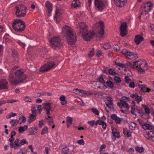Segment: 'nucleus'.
<instances>
[{
    "label": "nucleus",
    "instance_id": "1",
    "mask_svg": "<svg viewBox=\"0 0 154 154\" xmlns=\"http://www.w3.org/2000/svg\"><path fill=\"white\" fill-rule=\"evenodd\" d=\"M76 27L79 32L82 33L83 38L86 41L90 40L95 35V32L94 31L91 32L87 30V25L84 22L79 23Z\"/></svg>",
    "mask_w": 154,
    "mask_h": 154
},
{
    "label": "nucleus",
    "instance_id": "2",
    "mask_svg": "<svg viewBox=\"0 0 154 154\" xmlns=\"http://www.w3.org/2000/svg\"><path fill=\"white\" fill-rule=\"evenodd\" d=\"M63 33L66 35V41L68 43L72 45L76 41V35L73 32V29L67 26H65L62 28Z\"/></svg>",
    "mask_w": 154,
    "mask_h": 154
},
{
    "label": "nucleus",
    "instance_id": "3",
    "mask_svg": "<svg viewBox=\"0 0 154 154\" xmlns=\"http://www.w3.org/2000/svg\"><path fill=\"white\" fill-rule=\"evenodd\" d=\"M24 22L20 19H17L14 20L12 24L13 29L19 32L23 31L25 28V25Z\"/></svg>",
    "mask_w": 154,
    "mask_h": 154
},
{
    "label": "nucleus",
    "instance_id": "4",
    "mask_svg": "<svg viewBox=\"0 0 154 154\" xmlns=\"http://www.w3.org/2000/svg\"><path fill=\"white\" fill-rule=\"evenodd\" d=\"M152 3L150 2H147L143 4L140 9L141 12L140 15L148 14L152 9Z\"/></svg>",
    "mask_w": 154,
    "mask_h": 154
},
{
    "label": "nucleus",
    "instance_id": "5",
    "mask_svg": "<svg viewBox=\"0 0 154 154\" xmlns=\"http://www.w3.org/2000/svg\"><path fill=\"white\" fill-rule=\"evenodd\" d=\"M15 8L16 11L15 14L17 17H24L25 16L26 14V7H25L23 5L21 4L17 6Z\"/></svg>",
    "mask_w": 154,
    "mask_h": 154
},
{
    "label": "nucleus",
    "instance_id": "6",
    "mask_svg": "<svg viewBox=\"0 0 154 154\" xmlns=\"http://www.w3.org/2000/svg\"><path fill=\"white\" fill-rule=\"evenodd\" d=\"M138 71L140 74H144L145 70L147 69V65L146 61L144 60H140L138 61Z\"/></svg>",
    "mask_w": 154,
    "mask_h": 154
},
{
    "label": "nucleus",
    "instance_id": "7",
    "mask_svg": "<svg viewBox=\"0 0 154 154\" xmlns=\"http://www.w3.org/2000/svg\"><path fill=\"white\" fill-rule=\"evenodd\" d=\"M94 3L96 9L100 11L104 9L105 6L108 5L107 2L103 0H95Z\"/></svg>",
    "mask_w": 154,
    "mask_h": 154
},
{
    "label": "nucleus",
    "instance_id": "8",
    "mask_svg": "<svg viewBox=\"0 0 154 154\" xmlns=\"http://www.w3.org/2000/svg\"><path fill=\"white\" fill-rule=\"evenodd\" d=\"M23 70V69H20L17 70L14 73L16 79L18 81H20L19 82V83L23 82L27 77L26 75L24 73Z\"/></svg>",
    "mask_w": 154,
    "mask_h": 154
},
{
    "label": "nucleus",
    "instance_id": "9",
    "mask_svg": "<svg viewBox=\"0 0 154 154\" xmlns=\"http://www.w3.org/2000/svg\"><path fill=\"white\" fill-rule=\"evenodd\" d=\"M60 41L59 36H55L52 38L50 40V45L52 48L55 49L61 45Z\"/></svg>",
    "mask_w": 154,
    "mask_h": 154
},
{
    "label": "nucleus",
    "instance_id": "10",
    "mask_svg": "<svg viewBox=\"0 0 154 154\" xmlns=\"http://www.w3.org/2000/svg\"><path fill=\"white\" fill-rule=\"evenodd\" d=\"M55 63L54 62L48 61L44 66L40 68V71L42 72L48 71L52 68L55 67Z\"/></svg>",
    "mask_w": 154,
    "mask_h": 154
},
{
    "label": "nucleus",
    "instance_id": "11",
    "mask_svg": "<svg viewBox=\"0 0 154 154\" xmlns=\"http://www.w3.org/2000/svg\"><path fill=\"white\" fill-rule=\"evenodd\" d=\"M122 54L125 55L129 59L134 60L138 57V54L135 53L130 52L126 49L123 50L122 51Z\"/></svg>",
    "mask_w": 154,
    "mask_h": 154
},
{
    "label": "nucleus",
    "instance_id": "12",
    "mask_svg": "<svg viewBox=\"0 0 154 154\" xmlns=\"http://www.w3.org/2000/svg\"><path fill=\"white\" fill-rule=\"evenodd\" d=\"M14 77L13 73H10L8 76V80L11 85H17L19 84V81L17 79H13Z\"/></svg>",
    "mask_w": 154,
    "mask_h": 154
},
{
    "label": "nucleus",
    "instance_id": "13",
    "mask_svg": "<svg viewBox=\"0 0 154 154\" xmlns=\"http://www.w3.org/2000/svg\"><path fill=\"white\" fill-rule=\"evenodd\" d=\"M103 23L102 21H101L99 22V24L100 26V28L98 34L96 35L97 37H98L102 38L104 34Z\"/></svg>",
    "mask_w": 154,
    "mask_h": 154
},
{
    "label": "nucleus",
    "instance_id": "14",
    "mask_svg": "<svg viewBox=\"0 0 154 154\" xmlns=\"http://www.w3.org/2000/svg\"><path fill=\"white\" fill-rule=\"evenodd\" d=\"M8 82L7 80L5 79H0V90L7 89L8 88Z\"/></svg>",
    "mask_w": 154,
    "mask_h": 154
},
{
    "label": "nucleus",
    "instance_id": "15",
    "mask_svg": "<svg viewBox=\"0 0 154 154\" xmlns=\"http://www.w3.org/2000/svg\"><path fill=\"white\" fill-rule=\"evenodd\" d=\"M117 106L121 108H125L127 110H128L129 108L128 105L125 101H123L121 99L120 102H118L117 103Z\"/></svg>",
    "mask_w": 154,
    "mask_h": 154
},
{
    "label": "nucleus",
    "instance_id": "16",
    "mask_svg": "<svg viewBox=\"0 0 154 154\" xmlns=\"http://www.w3.org/2000/svg\"><path fill=\"white\" fill-rule=\"evenodd\" d=\"M107 100L108 102V103L106 104V106L110 109H113L114 106L113 105V100L112 97L110 96H108L107 97Z\"/></svg>",
    "mask_w": 154,
    "mask_h": 154
},
{
    "label": "nucleus",
    "instance_id": "17",
    "mask_svg": "<svg viewBox=\"0 0 154 154\" xmlns=\"http://www.w3.org/2000/svg\"><path fill=\"white\" fill-rule=\"evenodd\" d=\"M114 2L116 6L119 7H122L127 3V0H114Z\"/></svg>",
    "mask_w": 154,
    "mask_h": 154
},
{
    "label": "nucleus",
    "instance_id": "18",
    "mask_svg": "<svg viewBox=\"0 0 154 154\" xmlns=\"http://www.w3.org/2000/svg\"><path fill=\"white\" fill-rule=\"evenodd\" d=\"M112 130V136L114 137V138L112 137L113 139L115 140L116 139V138H119L120 137V134L119 131H118L116 128L113 127H111Z\"/></svg>",
    "mask_w": 154,
    "mask_h": 154
},
{
    "label": "nucleus",
    "instance_id": "19",
    "mask_svg": "<svg viewBox=\"0 0 154 154\" xmlns=\"http://www.w3.org/2000/svg\"><path fill=\"white\" fill-rule=\"evenodd\" d=\"M142 35L143 34L142 33V35H139L135 36L134 41L137 45H138L141 42L143 41L144 38L142 36Z\"/></svg>",
    "mask_w": 154,
    "mask_h": 154
},
{
    "label": "nucleus",
    "instance_id": "20",
    "mask_svg": "<svg viewBox=\"0 0 154 154\" xmlns=\"http://www.w3.org/2000/svg\"><path fill=\"white\" fill-rule=\"evenodd\" d=\"M111 118L113 120H115L116 123L117 124H119L121 123L122 121V119L117 116L115 114H112L111 116Z\"/></svg>",
    "mask_w": 154,
    "mask_h": 154
},
{
    "label": "nucleus",
    "instance_id": "21",
    "mask_svg": "<svg viewBox=\"0 0 154 154\" xmlns=\"http://www.w3.org/2000/svg\"><path fill=\"white\" fill-rule=\"evenodd\" d=\"M45 5L47 9L48 14H49V15H50L52 11V3H51L50 2L47 1L45 4Z\"/></svg>",
    "mask_w": 154,
    "mask_h": 154
},
{
    "label": "nucleus",
    "instance_id": "22",
    "mask_svg": "<svg viewBox=\"0 0 154 154\" xmlns=\"http://www.w3.org/2000/svg\"><path fill=\"white\" fill-rule=\"evenodd\" d=\"M129 127L132 130H135L136 129L138 130V127L137 125L133 122H131L129 124Z\"/></svg>",
    "mask_w": 154,
    "mask_h": 154
},
{
    "label": "nucleus",
    "instance_id": "23",
    "mask_svg": "<svg viewBox=\"0 0 154 154\" xmlns=\"http://www.w3.org/2000/svg\"><path fill=\"white\" fill-rule=\"evenodd\" d=\"M20 143V140L18 139H16L13 143V147L14 149H18L21 147Z\"/></svg>",
    "mask_w": 154,
    "mask_h": 154
},
{
    "label": "nucleus",
    "instance_id": "24",
    "mask_svg": "<svg viewBox=\"0 0 154 154\" xmlns=\"http://www.w3.org/2000/svg\"><path fill=\"white\" fill-rule=\"evenodd\" d=\"M142 128L144 130H151L153 129H154V126L152 125H150L147 123H145L143 125Z\"/></svg>",
    "mask_w": 154,
    "mask_h": 154
},
{
    "label": "nucleus",
    "instance_id": "25",
    "mask_svg": "<svg viewBox=\"0 0 154 154\" xmlns=\"http://www.w3.org/2000/svg\"><path fill=\"white\" fill-rule=\"evenodd\" d=\"M36 114H30L28 119V122L31 123L34 121L36 119Z\"/></svg>",
    "mask_w": 154,
    "mask_h": 154
},
{
    "label": "nucleus",
    "instance_id": "26",
    "mask_svg": "<svg viewBox=\"0 0 154 154\" xmlns=\"http://www.w3.org/2000/svg\"><path fill=\"white\" fill-rule=\"evenodd\" d=\"M80 4L79 0H74L72 2L71 7L72 8H75L79 7Z\"/></svg>",
    "mask_w": 154,
    "mask_h": 154
},
{
    "label": "nucleus",
    "instance_id": "27",
    "mask_svg": "<svg viewBox=\"0 0 154 154\" xmlns=\"http://www.w3.org/2000/svg\"><path fill=\"white\" fill-rule=\"evenodd\" d=\"M12 55L14 56L13 57H15L14 59H13V60L15 61H18V55L17 52L15 50H12Z\"/></svg>",
    "mask_w": 154,
    "mask_h": 154
},
{
    "label": "nucleus",
    "instance_id": "28",
    "mask_svg": "<svg viewBox=\"0 0 154 154\" xmlns=\"http://www.w3.org/2000/svg\"><path fill=\"white\" fill-rule=\"evenodd\" d=\"M28 126L26 125H25L23 127H20L18 129V131L19 133H22L24 131L27 129Z\"/></svg>",
    "mask_w": 154,
    "mask_h": 154
},
{
    "label": "nucleus",
    "instance_id": "29",
    "mask_svg": "<svg viewBox=\"0 0 154 154\" xmlns=\"http://www.w3.org/2000/svg\"><path fill=\"white\" fill-rule=\"evenodd\" d=\"M44 106L43 107L44 109H45L46 111L51 110V103H44Z\"/></svg>",
    "mask_w": 154,
    "mask_h": 154
},
{
    "label": "nucleus",
    "instance_id": "30",
    "mask_svg": "<svg viewBox=\"0 0 154 154\" xmlns=\"http://www.w3.org/2000/svg\"><path fill=\"white\" fill-rule=\"evenodd\" d=\"M72 119L71 117L69 116L67 117V120L66 122V123L67 128H69V125L72 124Z\"/></svg>",
    "mask_w": 154,
    "mask_h": 154
},
{
    "label": "nucleus",
    "instance_id": "31",
    "mask_svg": "<svg viewBox=\"0 0 154 154\" xmlns=\"http://www.w3.org/2000/svg\"><path fill=\"white\" fill-rule=\"evenodd\" d=\"M139 87L140 89V93L145 92L146 86L144 85H139Z\"/></svg>",
    "mask_w": 154,
    "mask_h": 154
},
{
    "label": "nucleus",
    "instance_id": "32",
    "mask_svg": "<svg viewBox=\"0 0 154 154\" xmlns=\"http://www.w3.org/2000/svg\"><path fill=\"white\" fill-rule=\"evenodd\" d=\"M15 138L12 136H11V137L9 139L8 141L10 142V147L12 148L13 147V141L14 140Z\"/></svg>",
    "mask_w": 154,
    "mask_h": 154
},
{
    "label": "nucleus",
    "instance_id": "33",
    "mask_svg": "<svg viewBox=\"0 0 154 154\" xmlns=\"http://www.w3.org/2000/svg\"><path fill=\"white\" fill-rule=\"evenodd\" d=\"M114 63L117 66H119L120 67L125 68H127V66L125 64H122L120 63H117L116 61H115L114 62Z\"/></svg>",
    "mask_w": 154,
    "mask_h": 154
},
{
    "label": "nucleus",
    "instance_id": "34",
    "mask_svg": "<svg viewBox=\"0 0 154 154\" xmlns=\"http://www.w3.org/2000/svg\"><path fill=\"white\" fill-rule=\"evenodd\" d=\"M127 26L126 22H123L122 23L120 27V30H125L126 31V28Z\"/></svg>",
    "mask_w": 154,
    "mask_h": 154
},
{
    "label": "nucleus",
    "instance_id": "35",
    "mask_svg": "<svg viewBox=\"0 0 154 154\" xmlns=\"http://www.w3.org/2000/svg\"><path fill=\"white\" fill-rule=\"evenodd\" d=\"M106 84L107 86L110 88H112L114 87V84L112 81H107Z\"/></svg>",
    "mask_w": 154,
    "mask_h": 154
},
{
    "label": "nucleus",
    "instance_id": "36",
    "mask_svg": "<svg viewBox=\"0 0 154 154\" xmlns=\"http://www.w3.org/2000/svg\"><path fill=\"white\" fill-rule=\"evenodd\" d=\"M27 149L26 148L20 149L17 154H26L27 152Z\"/></svg>",
    "mask_w": 154,
    "mask_h": 154
},
{
    "label": "nucleus",
    "instance_id": "37",
    "mask_svg": "<svg viewBox=\"0 0 154 154\" xmlns=\"http://www.w3.org/2000/svg\"><path fill=\"white\" fill-rule=\"evenodd\" d=\"M35 129L34 128H30L29 129V133L28 134V135H35L34 130Z\"/></svg>",
    "mask_w": 154,
    "mask_h": 154
},
{
    "label": "nucleus",
    "instance_id": "38",
    "mask_svg": "<svg viewBox=\"0 0 154 154\" xmlns=\"http://www.w3.org/2000/svg\"><path fill=\"white\" fill-rule=\"evenodd\" d=\"M136 150L139 153H141L143 152L144 151V149L142 147H137L135 148Z\"/></svg>",
    "mask_w": 154,
    "mask_h": 154
},
{
    "label": "nucleus",
    "instance_id": "39",
    "mask_svg": "<svg viewBox=\"0 0 154 154\" xmlns=\"http://www.w3.org/2000/svg\"><path fill=\"white\" fill-rule=\"evenodd\" d=\"M103 75L101 74L100 75L98 78V81L99 82L102 83L104 84L105 83V81L103 78Z\"/></svg>",
    "mask_w": 154,
    "mask_h": 154
},
{
    "label": "nucleus",
    "instance_id": "40",
    "mask_svg": "<svg viewBox=\"0 0 154 154\" xmlns=\"http://www.w3.org/2000/svg\"><path fill=\"white\" fill-rule=\"evenodd\" d=\"M48 128L45 126L44 128L43 129L41 132V134L42 135H43L45 134H46L48 133Z\"/></svg>",
    "mask_w": 154,
    "mask_h": 154
},
{
    "label": "nucleus",
    "instance_id": "41",
    "mask_svg": "<svg viewBox=\"0 0 154 154\" xmlns=\"http://www.w3.org/2000/svg\"><path fill=\"white\" fill-rule=\"evenodd\" d=\"M69 151V149L66 147H65L62 149V152L63 154H67Z\"/></svg>",
    "mask_w": 154,
    "mask_h": 154
},
{
    "label": "nucleus",
    "instance_id": "42",
    "mask_svg": "<svg viewBox=\"0 0 154 154\" xmlns=\"http://www.w3.org/2000/svg\"><path fill=\"white\" fill-rule=\"evenodd\" d=\"M145 112L146 113L149 114L150 113V110L149 109L146 105H144V106Z\"/></svg>",
    "mask_w": 154,
    "mask_h": 154
},
{
    "label": "nucleus",
    "instance_id": "43",
    "mask_svg": "<svg viewBox=\"0 0 154 154\" xmlns=\"http://www.w3.org/2000/svg\"><path fill=\"white\" fill-rule=\"evenodd\" d=\"M134 100L138 103H139L142 100V97L141 96H139L137 95V96H136Z\"/></svg>",
    "mask_w": 154,
    "mask_h": 154
},
{
    "label": "nucleus",
    "instance_id": "44",
    "mask_svg": "<svg viewBox=\"0 0 154 154\" xmlns=\"http://www.w3.org/2000/svg\"><path fill=\"white\" fill-rule=\"evenodd\" d=\"M103 47L105 50L109 49L111 47V45L109 43H106L104 45Z\"/></svg>",
    "mask_w": 154,
    "mask_h": 154
},
{
    "label": "nucleus",
    "instance_id": "45",
    "mask_svg": "<svg viewBox=\"0 0 154 154\" xmlns=\"http://www.w3.org/2000/svg\"><path fill=\"white\" fill-rule=\"evenodd\" d=\"M138 61H136L133 62V64H132V68L135 69L136 68H137L138 69Z\"/></svg>",
    "mask_w": 154,
    "mask_h": 154
},
{
    "label": "nucleus",
    "instance_id": "46",
    "mask_svg": "<svg viewBox=\"0 0 154 154\" xmlns=\"http://www.w3.org/2000/svg\"><path fill=\"white\" fill-rule=\"evenodd\" d=\"M131 113L133 115H136V114L135 112V111L136 112H137V109H135L134 108V106H132L131 107Z\"/></svg>",
    "mask_w": 154,
    "mask_h": 154
},
{
    "label": "nucleus",
    "instance_id": "47",
    "mask_svg": "<svg viewBox=\"0 0 154 154\" xmlns=\"http://www.w3.org/2000/svg\"><path fill=\"white\" fill-rule=\"evenodd\" d=\"M20 145H23L24 144H28V142H27L26 140L25 139H23L22 140H21L20 141Z\"/></svg>",
    "mask_w": 154,
    "mask_h": 154
},
{
    "label": "nucleus",
    "instance_id": "48",
    "mask_svg": "<svg viewBox=\"0 0 154 154\" xmlns=\"http://www.w3.org/2000/svg\"><path fill=\"white\" fill-rule=\"evenodd\" d=\"M91 110L93 113H94L95 115H99V112L96 108H92Z\"/></svg>",
    "mask_w": 154,
    "mask_h": 154
},
{
    "label": "nucleus",
    "instance_id": "49",
    "mask_svg": "<svg viewBox=\"0 0 154 154\" xmlns=\"http://www.w3.org/2000/svg\"><path fill=\"white\" fill-rule=\"evenodd\" d=\"M94 49L93 48L92 50L88 54V57L90 58L93 56L94 54Z\"/></svg>",
    "mask_w": 154,
    "mask_h": 154
},
{
    "label": "nucleus",
    "instance_id": "50",
    "mask_svg": "<svg viewBox=\"0 0 154 154\" xmlns=\"http://www.w3.org/2000/svg\"><path fill=\"white\" fill-rule=\"evenodd\" d=\"M108 72L110 74L112 75H115L116 72L115 70L110 69L108 70Z\"/></svg>",
    "mask_w": 154,
    "mask_h": 154
},
{
    "label": "nucleus",
    "instance_id": "51",
    "mask_svg": "<svg viewBox=\"0 0 154 154\" xmlns=\"http://www.w3.org/2000/svg\"><path fill=\"white\" fill-rule=\"evenodd\" d=\"M127 33L125 32V30H120V35L122 37H124Z\"/></svg>",
    "mask_w": 154,
    "mask_h": 154
},
{
    "label": "nucleus",
    "instance_id": "52",
    "mask_svg": "<svg viewBox=\"0 0 154 154\" xmlns=\"http://www.w3.org/2000/svg\"><path fill=\"white\" fill-rule=\"evenodd\" d=\"M95 121L94 120H92L91 121H88V123L90 125L91 127H93L94 125H95Z\"/></svg>",
    "mask_w": 154,
    "mask_h": 154
},
{
    "label": "nucleus",
    "instance_id": "53",
    "mask_svg": "<svg viewBox=\"0 0 154 154\" xmlns=\"http://www.w3.org/2000/svg\"><path fill=\"white\" fill-rule=\"evenodd\" d=\"M114 80L116 83H118L120 82L121 81L120 78L119 77L117 76H115V77Z\"/></svg>",
    "mask_w": 154,
    "mask_h": 154
},
{
    "label": "nucleus",
    "instance_id": "54",
    "mask_svg": "<svg viewBox=\"0 0 154 154\" xmlns=\"http://www.w3.org/2000/svg\"><path fill=\"white\" fill-rule=\"evenodd\" d=\"M42 94L40 93H35L33 94V97L35 98H36L40 97Z\"/></svg>",
    "mask_w": 154,
    "mask_h": 154
},
{
    "label": "nucleus",
    "instance_id": "55",
    "mask_svg": "<svg viewBox=\"0 0 154 154\" xmlns=\"http://www.w3.org/2000/svg\"><path fill=\"white\" fill-rule=\"evenodd\" d=\"M103 121H102V120H100V119H98V120L96 122H95V125L96 126L98 124H99V125H102V124L103 122Z\"/></svg>",
    "mask_w": 154,
    "mask_h": 154
},
{
    "label": "nucleus",
    "instance_id": "56",
    "mask_svg": "<svg viewBox=\"0 0 154 154\" xmlns=\"http://www.w3.org/2000/svg\"><path fill=\"white\" fill-rule=\"evenodd\" d=\"M113 47L114 50L116 51H118L120 50L119 46L115 44L113 46Z\"/></svg>",
    "mask_w": 154,
    "mask_h": 154
},
{
    "label": "nucleus",
    "instance_id": "57",
    "mask_svg": "<svg viewBox=\"0 0 154 154\" xmlns=\"http://www.w3.org/2000/svg\"><path fill=\"white\" fill-rule=\"evenodd\" d=\"M24 100L26 102H32V100L31 98L27 96H26L25 97Z\"/></svg>",
    "mask_w": 154,
    "mask_h": 154
},
{
    "label": "nucleus",
    "instance_id": "58",
    "mask_svg": "<svg viewBox=\"0 0 154 154\" xmlns=\"http://www.w3.org/2000/svg\"><path fill=\"white\" fill-rule=\"evenodd\" d=\"M122 100H123V101H129L130 100V98L129 97H125V96H123L121 99Z\"/></svg>",
    "mask_w": 154,
    "mask_h": 154
},
{
    "label": "nucleus",
    "instance_id": "59",
    "mask_svg": "<svg viewBox=\"0 0 154 154\" xmlns=\"http://www.w3.org/2000/svg\"><path fill=\"white\" fill-rule=\"evenodd\" d=\"M137 113L139 114V116H143L144 114L143 111L141 110L137 109Z\"/></svg>",
    "mask_w": 154,
    "mask_h": 154
},
{
    "label": "nucleus",
    "instance_id": "60",
    "mask_svg": "<svg viewBox=\"0 0 154 154\" xmlns=\"http://www.w3.org/2000/svg\"><path fill=\"white\" fill-rule=\"evenodd\" d=\"M84 94L85 95H87V96H90L93 94V93L89 92L88 91H84Z\"/></svg>",
    "mask_w": 154,
    "mask_h": 154
},
{
    "label": "nucleus",
    "instance_id": "61",
    "mask_svg": "<svg viewBox=\"0 0 154 154\" xmlns=\"http://www.w3.org/2000/svg\"><path fill=\"white\" fill-rule=\"evenodd\" d=\"M17 43L19 45L21 46L22 47L24 48V46L25 45L24 43L21 42L20 40L17 41Z\"/></svg>",
    "mask_w": 154,
    "mask_h": 154
},
{
    "label": "nucleus",
    "instance_id": "62",
    "mask_svg": "<svg viewBox=\"0 0 154 154\" xmlns=\"http://www.w3.org/2000/svg\"><path fill=\"white\" fill-rule=\"evenodd\" d=\"M131 79L128 76L125 77V81L127 83H129V82L131 81Z\"/></svg>",
    "mask_w": 154,
    "mask_h": 154
},
{
    "label": "nucleus",
    "instance_id": "63",
    "mask_svg": "<svg viewBox=\"0 0 154 154\" xmlns=\"http://www.w3.org/2000/svg\"><path fill=\"white\" fill-rule=\"evenodd\" d=\"M37 109L39 113H40L42 112V106L41 105H39L38 106Z\"/></svg>",
    "mask_w": 154,
    "mask_h": 154
},
{
    "label": "nucleus",
    "instance_id": "64",
    "mask_svg": "<svg viewBox=\"0 0 154 154\" xmlns=\"http://www.w3.org/2000/svg\"><path fill=\"white\" fill-rule=\"evenodd\" d=\"M77 143L79 144L84 145L85 143L83 139L79 140L77 141Z\"/></svg>",
    "mask_w": 154,
    "mask_h": 154
}]
</instances>
